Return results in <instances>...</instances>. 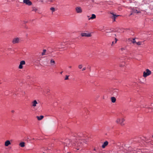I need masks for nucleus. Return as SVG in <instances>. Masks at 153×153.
<instances>
[{
    "label": "nucleus",
    "instance_id": "72a5a7b5",
    "mask_svg": "<svg viewBox=\"0 0 153 153\" xmlns=\"http://www.w3.org/2000/svg\"><path fill=\"white\" fill-rule=\"evenodd\" d=\"M62 73H63V71H62V72H61L60 73V74H62Z\"/></svg>",
    "mask_w": 153,
    "mask_h": 153
},
{
    "label": "nucleus",
    "instance_id": "473e14b6",
    "mask_svg": "<svg viewBox=\"0 0 153 153\" xmlns=\"http://www.w3.org/2000/svg\"><path fill=\"white\" fill-rule=\"evenodd\" d=\"M68 68H71V66H69L68 67Z\"/></svg>",
    "mask_w": 153,
    "mask_h": 153
},
{
    "label": "nucleus",
    "instance_id": "1a4fd4ad",
    "mask_svg": "<svg viewBox=\"0 0 153 153\" xmlns=\"http://www.w3.org/2000/svg\"><path fill=\"white\" fill-rule=\"evenodd\" d=\"M75 9L77 13H81L82 12V10L81 7H76Z\"/></svg>",
    "mask_w": 153,
    "mask_h": 153
},
{
    "label": "nucleus",
    "instance_id": "bb28decb",
    "mask_svg": "<svg viewBox=\"0 0 153 153\" xmlns=\"http://www.w3.org/2000/svg\"><path fill=\"white\" fill-rule=\"evenodd\" d=\"M68 77H69L68 75H66L65 77V80H68Z\"/></svg>",
    "mask_w": 153,
    "mask_h": 153
},
{
    "label": "nucleus",
    "instance_id": "f8f14e48",
    "mask_svg": "<svg viewBox=\"0 0 153 153\" xmlns=\"http://www.w3.org/2000/svg\"><path fill=\"white\" fill-rule=\"evenodd\" d=\"M111 14H112L113 15V21H115V19L117 17L119 16V15H116L114 14L113 13H111Z\"/></svg>",
    "mask_w": 153,
    "mask_h": 153
},
{
    "label": "nucleus",
    "instance_id": "cd10ccee",
    "mask_svg": "<svg viewBox=\"0 0 153 153\" xmlns=\"http://www.w3.org/2000/svg\"><path fill=\"white\" fill-rule=\"evenodd\" d=\"M136 44L137 45H141V42H136Z\"/></svg>",
    "mask_w": 153,
    "mask_h": 153
},
{
    "label": "nucleus",
    "instance_id": "9d476101",
    "mask_svg": "<svg viewBox=\"0 0 153 153\" xmlns=\"http://www.w3.org/2000/svg\"><path fill=\"white\" fill-rule=\"evenodd\" d=\"M108 143L107 141L105 142L102 146V148H104L108 145Z\"/></svg>",
    "mask_w": 153,
    "mask_h": 153
},
{
    "label": "nucleus",
    "instance_id": "b1692460",
    "mask_svg": "<svg viewBox=\"0 0 153 153\" xmlns=\"http://www.w3.org/2000/svg\"><path fill=\"white\" fill-rule=\"evenodd\" d=\"M131 42L132 43H136V41H135V39L134 38L132 40H131Z\"/></svg>",
    "mask_w": 153,
    "mask_h": 153
},
{
    "label": "nucleus",
    "instance_id": "0eeeda50",
    "mask_svg": "<svg viewBox=\"0 0 153 153\" xmlns=\"http://www.w3.org/2000/svg\"><path fill=\"white\" fill-rule=\"evenodd\" d=\"M19 41V39L18 38H14L12 41L13 44L17 43Z\"/></svg>",
    "mask_w": 153,
    "mask_h": 153
},
{
    "label": "nucleus",
    "instance_id": "2eb2a0df",
    "mask_svg": "<svg viewBox=\"0 0 153 153\" xmlns=\"http://www.w3.org/2000/svg\"><path fill=\"white\" fill-rule=\"evenodd\" d=\"M66 45V43L65 42H59L58 44L59 45H60L61 46H64L65 45Z\"/></svg>",
    "mask_w": 153,
    "mask_h": 153
},
{
    "label": "nucleus",
    "instance_id": "c756f323",
    "mask_svg": "<svg viewBox=\"0 0 153 153\" xmlns=\"http://www.w3.org/2000/svg\"><path fill=\"white\" fill-rule=\"evenodd\" d=\"M130 12H131V14H130V16L132 14H133L134 13H132V11L131 10Z\"/></svg>",
    "mask_w": 153,
    "mask_h": 153
},
{
    "label": "nucleus",
    "instance_id": "a878e982",
    "mask_svg": "<svg viewBox=\"0 0 153 153\" xmlns=\"http://www.w3.org/2000/svg\"><path fill=\"white\" fill-rule=\"evenodd\" d=\"M50 10L52 11L53 12L55 11V8L53 7H52L50 8Z\"/></svg>",
    "mask_w": 153,
    "mask_h": 153
},
{
    "label": "nucleus",
    "instance_id": "39448f33",
    "mask_svg": "<svg viewBox=\"0 0 153 153\" xmlns=\"http://www.w3.org/2000/svg\"><path fill=\"white\" fill-rule=\"evenodd\" d=\"M81 36L82 37H91V34L90 33H81Z\"/></svg>",
    "mask_w": 153,
    "mask_h": 153
},
{
    "label": "nucleus",
    "instance_id": "2f4dec72",
    "mask_svg": "<svg viewBox=\"0 0 153 153\" xmlns=\"http://www.w3.org/2000/svg\"><path fill=\"white\" fill-rule=\"evenodd\" d=\"M111 32V31H106V33H108Z\"/></svg>",
    "mask_w": 153,
    "mask_h": 153
},
{
    "label": "nucleus",
    "instance_id": "393cba45",
    "mask_svg": "<svg viewBox=\"0 0 153 153\" xmlns=\"http://www.w3.org/2000/svg\"><path fill=\"white\" fill-rule=\"evenodd\" d=\"M22 65L21 64H20V65L19 66V69H22L23 68V66H22Z\"/></svg>",
    "mask_w": 153,
    "mask_h": 153
},
{
    "label": "nucleus",
    "instance_id": "f704fd0d",
    "mask_svg": "<svg viewBox=\"0 0 153 153\" xmlns=\"http://www.w3.org/2000/svg\"><path fill=\"white\" fill-rule=\"evenodd\" d=\"M121 49L122 50H124V48H121Z\"/></svg>",
    "mask_w": 153,
    "mask_h": 153
},
{
    "label": "nucleus",
    "instance_id": "dca6fc26",
    "mask_svg": "<svg viewBox=\"0 0 153 153\" xmlns=\"http://www.w3.org/2000/svg\"><path fill=\"white\" fill-rule=\"evenodd\" d=\"M96 17V15L94 14H92V15L91 17L88 19V20H89L91 19H95Z\"/></svg>",
    "mask_w": 153,
    "mask_h": 153
},
{
    "label": "nucleus",
    "instance_id": "20e7f679",
    "mask_svg": "<svg viewBox=\"0 0 153 153\" xmlns=\"http://www.w3.org/2000/svg\"><path fill=\"white\" fill-rule=\"evenodd\" d=\"M127 152L126 153H136L137 152L135 149H134L131 147H129L128 150H127Z\"/></svg>",
    "mask_w": 153,
    "mask_h": 153
},
{
    "label": "nucleus",
    "instance_id": "4be33fe9",
    "mask_svg": "<svg viewBox=\"0 0 153 153\" xmlns=\"http://www.w3.org/2000/svg\"><path fill=\"white\" fill-rule=\"evenodd\" d=\"M37 10V9L36 7H33L32 9V11L36 12Z\"/></svg>",
    "mask_w": 153,
    "mask_h": 153
},
{
    "label": "nucleus",
    "instance_id": "a211bd4d",
    "mask_svg": "<svg viewBox=\"0 0 153 153\" xmlns=\"http://www.w3.org/2000/svg\"><path fill=\"white\" fill-rule=\"evenodd\" d=\"M50 63L51 65H53L55 64V62L53 59H51L50 60Z\"/></svg>",
    "mask_w": 153,
    "mask_h": 153
},
{
    "label": "nucleus",
    "instance_id": "6ab92c4d",
    "mask_svg": "<svg viewBox=\"0 0 153 153\" xmlns=\"http://www.w3.org/2000/svg\"><path fill=\"white\" fill-rule=\"evenodd\" d=\"M25 143L24 142H21L19 143V146L22 147H24L25 146Z\"/></svg>",
    "mask_w": 153,
    "mask_h": 153
},
{
    "label": "nucleus",
    "instance_id": "6e6552de",
    "mask_svg": "<svg viewBox=\"0 0 153 153\" xmlns=\"http://www.w3.org/2000/svg\"><path fill=\"white\" fill-rule=\"evenodd\" d=\"M113 95L116 97H117L118 95V90L117 89H114L113 92Z\"/></svg>",
    "mask_w": 153,
    "mask_h": 153
},
{
    "label": "nucleus",
    "instance_id": "f03ea898",
    "mask_svg": "<svg viewBox=\"0 0 153 153\" xmlns=\"http://www.w3.org/2000/svg\"><path fill=\"white\" fill-rule=\"evenodd\" d=\"M151 74V72L149 69H147L146 71H144L143 73V76L146 77Z\"/></svg>",
    "mask_w": 153,
    "mask_h": 153
},
{
    "label": "nucleus",
    "instance_id": "7c9ffc66",
    "mask_svg": "<svg viewBox=\"0 0 153 153\" xmlns=\"http://www.w3.org/2000/svg\"><path fill=\"white\" fill-rule=\"evenodd\" d=\"M85 69H86V68H85H85H83L82 69V71H83L85 70Z\"/></svg>",
    "mask_w": 153,
    "mask_h": 153
},
{
    "label": "nucleus",
    "instance_id": "ea45409f",
    "mask_svg": "<svg viewBox=\"0 0 153 153\" xmlns=\"http://www.w3.org/2000/svg\"><path fill=\"white\" fill-rule=\"evenodd\" d=\"M67 153H70V152H68Z\"/></svg>",
    "mask_w": 153,
    "mask_h": 153
},
{
    "label": "nucleus",
    "instance_id": "f3484780",
    "mask_svg": "<svg viewBox=\"0 0 153 153\" xmlns=\"http://www.w3.org/2000/svg\"><path fill=\"white\" fill-rule=\"evenodd\" d=\"M111 101L112 102L114 103L116 102V99L114 97H112L111 98Z\"/></svg>",
    "mask_w": 153,
    "mask_h": 153
},
{
    "label": "nucleus",
    "instance_id": "e433bc0d",
    "mask_svg": "<svg viewBox=\"0 0 153 153\" xmlns=\"http://www.w3.org/2000/svg\"><path fill=\"white\" fill-rule=\"evenodd\" d=\"M50 91V90H49V89H48V90H47V91Z\"/></svg>",
    "mask_w": 153,
    "mask_h": 153
},
{
    "label": "nucleus",
    "instance_id": "7ed1b4c3",
    "mask_svg": "<svg viewBox=\"0 0 153 153\" xmlns=\"http://www.w3.org/2000/svg\"><path fill=\"white\" fill-rule=\"evenodd\" d=\"M132 13H141L140 10L139 9H137L136 7H133L131 8Z\"/></svg>",
    "mask_w": 153,
    "mask_h": 153
},
{
    "label": "nucleus",
    "instance_id": "423d86ee",
    "mask_svg": "<svg viewBox=\"0 0 153 153\" xmlns=\"http://www.w3.org/2000/svg\"><path fill=\"white\" fill-rule=\"evenodd\" d=\"M23 2L24 3L29 6L31 5L32 4V2L29 0H23Z\"/></svg>",
    "mask_w": 153,
    "mask_h": 153
},
{
    "label": "nucleus",
    "instance_id": "58836bf2",
    "mask_svg": "<svg viewBox=\"0 0 153 153\" xmlns=\"http://www.w3.org/2000/svg\"><path fill=\"white\" fill-rule=\"evenodd\" d=\"M82 138H80V139H81Z\"/></svg>",
    "mask_w": 153,
    "mask_h": 153
},
{
    "label": "nucleus",
    "instance_id": "5701e85b",
    "mask_svg": "<svg viewBox=\"0 0 153 153\" xmlns=\"http://www.w3.org/2000/svg\"><path fill=\"white\" fill-rule=\"evenodd\" d=\"M20 63L22 65H24L25 64V61L22 60L20 62Z\"/></svg>",
    "mask_w": 153,
    "mask_h": 153
},
{
    "label": "nucleus",
    "instance_id": "412c9836",
    "mask_svg": "<svg viewBox=\"0 0 153 153\" xmlns=\"http://www.w3.org/2000/svg\"><path fill=\"white\" fill-rule=\"evenodd\" d=\"M46 51V50L45 49L43 50V52L42 53V55L43 56V55H45V53Z\"/></svg>",
    "mask_w": 153,
    "mask_h": 153
},
{
    "label": "nucleus",
    "instance_id": "aec40b11",
    "mask_svg": "<svg viewBox=\"0 0 153 153\" xmlns=\"http://www.w3.org/2000/svg\"><path fill=\"white\" fill-rule=\"evenodd\" d=\"M117 39L116 38H115V41L114 42V41L112 42V44H111V45L113 46V45L116 43L117 41Z\"/></svg>",
    "mask_w": 153,
    "mask_h": 153
},
{
    "label": "nucleus",
    "instance_id": "c85d7f7f",
    "mask_svg": "<svg viewBox=\"0 0 153 153\" xmlns=\"http://www.w3.org/2000/svg\"><path fill=\"white\" fill-rule=\"evenodd\" d=\"M82 65H80L78 66V68L79 69H81L82 68Z\"/></svg>",
    "mask_w": 153,
    "mask_h": 153
},
{
    "label": "nucleus",
    "instance_id": "4468645a",
    "mask_svg": "<svg viewBox=\"0 0 153 153\" xmlns=\"http://www.w3.org/2000/svg\"><path fill=\"white\" fill-rule=\"evenodd\" d=\"M36 118H37L38 120H40L43 119L44 118V116L43 115H41L40 116H37L36 117Z\"/></svg>",
    "mask_w": 153,
    "mask_h": 153
},
{
    "label": "nucleus",
    "instance_id": "4c0bfd02",
    "mask_svg": "<svg viewBox=\"0 0 153 153\" xmlns=\"http://www.w3.org/2000/svg\"><path fill=\"white\" fill-rule=\"evenodd\" d=\"M12 113H13L14 112V111H12Z\"/></svg>",
    "mask_w": 153,
    "mask_h": 153
},
{
    "label": "nucleus",
    "instance_id": "a19ab883",
    "mask_svg": "<svg viewBox=\"0 0 153 153\" xmlns=\"http://www.w3.org/2000/svg\"><path fill=\"white\" fill-rule=\"evenodd\" d=\"M152 137H153V136H152Z\"/></svg>",
    "mask_w": 153,
    "mask_h": 153
},
{
    "label": "nucleus",
    "instance_id": "c9c22d12",
    "mask_svg": "<svg viewBox=\"0 0 153 153\" xmlns=\"http://www.w3.org/2000/svg\"><path fill=\"white\" fill-rule=\"evenodd\" d=\"M94 151H96V149H95V148H94Z\"/></svg>",
    "mask_w": 153,
    "mask_h": 153
},
{
    "label": "nucleus",
    "instance_id": "9b49d317",
    "mask_svg": "<svg viewBox=\"0 0 153 153\" xmlns=\"http://www.w3.org/2000/svg\"><path fill=\"white\" fill-rule=\"evenodd\" d=\"M32 105L33 107H35L36 106V104H38V102L37 101L35 100L33 101L32 102Z\"/></svg>",
    "mask_w": 153,
    "mask_h": 153
},
{
    "label": "nucleus",
    "instance_id": "f257e3e1",
    "mask_svg": "<svg viewBox=\"0 0 153 153\" xmlns=\"http://www.w3.org/2000/svg\"><path fill=\"white\" fill-rule=\"evenodd\" d=\"M125 121V120L123 118H118L116 120V122L117 123L120 124L121 126H123L125 124L124 123Z\"/></svg>",
    "mask_w": 153,
    "mask_h": 153
},
{
    "label": "nucleus",
    "instance_id": "ddd939ff",
    "mask_svg": "<svg viewBox=\"0 0 153 153\" xmlns=\"http://www.w3.org/2000/svg\"><path fill=\"white\" fill-rule=\"evenodd\" d=\"M11 144L9 140L6 141L5 143V146H7Z\"/></svg>",
    "mask_w": 153,
    "mask_h": 153
}]
</instances>
